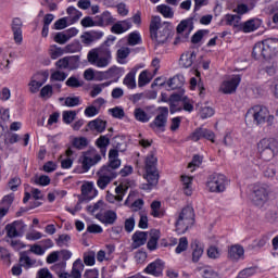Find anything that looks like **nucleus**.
<instances>
[{
	"label": "nucleus",
	"instance_id": "55",
	"mask_svg": "<svg viewBox=\"0 0 278 278\" xmlns=\"http://www.w3.org/2000/svg\"><path fill=\"white\" fill-rule=\"evenodd\" d=\"M52 273H55V275H62L66 270V262H59L51 266L50 268Z\"/></svg>",
	"mask_w": 278,
	"mask_h": 278
},
{
	"label": "nucleus",
	"instance_id": "33",
	"mask_svg": "<svg viewBox=\"0 0 278 278\" xmlns=\"http://www.w3.org/2000/svg\"><path fill=\"white\" fill-rule=\"evenodd\" d=\"M261 26L262 21L260 18H251L244 23V33L251 34V31L260 29Z\"/></svg>",
	"mask_w": 278,
	"mask_h": 278
},
{
	"label": "nucleus",
	"instance_id": "34",
	"mask_svg": "<svg viewBox=\"0 0 278 278\" xmlns=\"http://www.w3.org/2000/svg\"><path fill=\"white\" fill-rule=\"evenodd\" d=\"M81 273H84V262L81 261V258H77L73 263L71 271L72 278H81Z\"/></svg>",
	"mask_w": 278,
	"mask_h": 278
},
{
	"label": "nucleus",
	"instance_id": "32",
	"mask_svg": "<svg viewBox=\"0 0 278 278\" xmlns=\"http://www.w3.org/2000/svg\"><path fill=\"white\" fill-rule=\"evenodd\" d=\"M136 73L137 70L132 68L123 80L124 86H126L129 90H134L136 88Z\"/></svg>",
	"mask_w": 278,
	"mask_h": 278
},
{
	"label": "nucleus",
	"instance_id": "39",
	"mask_svg": "<svg viewBox=\"0 0 278 278\" xmlns=\"http://www.w3.org/2000/svg\"><path fill=\"white\" fill-rule=\"evenodd\" d=\"M112 86V80L102 83V84H98V85H93L92 89L90 91V97L92 99H94L96 97H99V94H101V92H103V88H108Z\"/></svg>",
	"mask_w": 278,
	"mask_h": 278
},
{
	"label": "nucleus",
	"instance_id": "5",
	"mask_svg": "<svg viewBox=\"0 0 278 278\" xmlns=\"http://www.w3.org/2000/svg\"><path fill=\"white\" fill-rule=\"evenodd\" d=\"M250 191V199L253 205L262 210V207L268 203V194H270V189H268L267 185L256 184L251 186Z\"/></svg>",
	"mask_w": 278,
	"mask_h": 278
},
{
	"label": "nucleus",
	"instance_id": "56",
	"mask_svg": "<svg viewBox=\"0 0 278 278\" xmlns=\"http://www.w3.org/2000/svg\"><path fill=\"white\" fill-rule=\"evenodd\" d=\"M202 256H203V247L199 245V243H195L192 252V262L194 263L199 262Z\"/></svg>",
	"mask_w": 278,
	"mask_h": 278
},
{
	"label": "nucleus",
	"instance_id": "46",
	"mask_svg": "<svg viewBox=\"0 0 278 278\" xmlns=\"http://www.w3.org/2000/svg\"><path fill=\"white\" fill-rule=\"evenodd\" d=\"M109 114H111L113 118H117L118 121H123L125 118V110L123 109V106H115L109 109Z\"/></svg>",
	"mask_w": 278,
	"mask_h": 278
},
{
	"label": "nucleus",
	"instance_id": "15",
	"mask_svg": "<svg viewBox=\"0 0 278 278\" xmlns=\"http://www.w3.org/2000/svg\"><path fill=\"white\" fill-rule=\"evenodd\" d=\"M203 138L210 142H215L216 135L211 129L199 127L189 136V140L192 142H199Z\"/></svg>",
	"mask_w": 278,
	"mask_h": 278
},
{
	"label": "nucleus",
	"instance_id": "63",
	"mask_svg": "<svg viewBox=\"0 0 278 278\" xmlns=\"http://www.w3.org/2000/svg\"><path fill=\"white\" fill-rule=\"evenodd\" d=\"M80 25H83L84 27H99V24L97 23V17L96 20H92V17L90 16H85L80 21Z\"/></svg>",
	"mask_w": 278,
	"mask_h": 278
},
{
	"label": "nucleus",
	"instance_id": "53",
	"mask_svg": "<svg viewBox=\"0 0 278 278\" xmlns=\"http://www.w3.org/2000/svg\"><path fill=\"white\" fill-rule=\"evenodd\" d=\"M81 49V43L78 40L68 43L65 47V53H77Z\"/></svg>",
	"mask_w": 278,
	"mask_h": 278
},
{
	"label": "nucleus",
	"instance_id": "41",
	"mask_svg": "<svg viewBox=\"0 0 278 278\" xmlns=\"http://www.w3.org/2000/svg\"><path fill=\"white\" fill-rule=\"evenodd\" d=\"M129 53H131V49H129L127 47L119 48L116 52V58H117L118 64H126L127 62L125 60H127V58H129Z\"/></svg>",
	"mask_w": 278,
	"mask_h": 278
},
{
	"label": "nucleus",
	"instance_id": "48",
	"mask_svg": "<svg viewBox=\"0 0 278 278\" xmlns=\"http://www.w3.org/2000/svg\"><path fill=\"white\" fill-rule=\"evenodd\" d=\"M79 68V55L67 56V71H77Z\"/></svg>",
	"mask_w": 278,
	"mask_h": 278
},
{
	"label": "nucleus",
	"instance_id": "16",
	"mask_svg": "<svg viewBox=\"0 0 278 278\" xmlns=\"http://www.w3.org/2000/svg\"><path fill=\"white\" fill-rule=\"evenodd\" d=\"M193 29L194 22L192 21V18L182 20L176 27L177 34L184 36L182 40H188Z\"/></svg>",
	"mask_w": 278,
	"mask_h": 278
},
{
	"label": "nucleus",
	"instance_id": "59",
	"mask_svg": "<svg viewBox=\"0 0 278 278\" xmlns=\"http://www.w3.org/2000/svg\"><path fill=\"white\" fill-rule=\"evenodd\" d=\"M65 84L68 88H81V86H84V81H80L75 76H71Z\"/></svg>",
	"mask_w": 278,
	"mask_h": 278
},
{
	"label": "nucleus",
	"instance_id": "3",
	"mask_svg": "<svg viewBox=\"0 0 278 278\" xmlns=\"http://www.w3.org/2000/svg\"><path fill=\"white\" fill-rule=\"evenodd\" d=\"M278 55V39L267 38L258 41L252 49V58L254 60H273Z\"/></svg>",
	"mask_w": 278,
	"mask_h": 278
},
{
	"label": "nucleus",
	"instance_id": "43",
	"mask_svg": "<svg viewBox=\"0 0 278 278\" xmlns=\"http://www.w3.org/2000/svg\"><path fill=\"white\" fill-rule=\"evenodd\" d=\"M157 240H160V230H154L147 243L149 251H155L157 249Z\"/></svg>",
	"mask_w": 278,
	"mask_h": 278
},
{
	"label": "nucleus",
	"instance_id": "50",
	"mask_svg": "<svg viewBox=\"0 0 278 278\" xmlns=\"http://www.w3.org/2000/svg\"><path fill=\"white\" fill-rule=\"evenodd\" d=\"M64 53H66L65 48L62 49L58 46H51V48H50V58L52 60H58V58H62V55H64Z\"/></svg>",
	"mask_w": 278,
	"mask_h": 278
},
{
	"label": "nucleus",
	"instance_id": "19",
	"mask_svg": "<svg viewBox=\"0 0 278 278\" xmlns=\"http://www.w3.org/2000/svg\"><path fill=\"white\" fill-rule=\"evenodd\" d=\"M115 41L116 36L110 35L106 40L98 49H96L100 58H108L112 60V50H110V47H112Z\"/></svg>",
	"mask_w": 278,
	"mask_h": 278
},
{
	"label": "nucleus",
	"instance_id": "8",
	"mask_svg": "<svg viewBox=\"0 0 278 278\" xmlns=\"http://www.w3.org/2000/svg\"><path fill=\"white\" fill-rule=\"evenodd\" d=\"M247 116L253 118L256 125H262L270 118V112L264 105H254L248 110Z\"/></svg>",
	"mask_w": 278,
	"mask_h": 278
},
{
	"label": "nucleus",
	"instance_id": "27",
	"mask_svg": "<svg viewBox=\"0 0 278 278\" xmlns=\"http://www.w3.org/2000/svg\"><path fill=\"white\" fill-rule=\"evenodd\" d=\"M194 60H197V52L188 51L181 54L179 64L182 68H190L194 64Z\"/></svg>",
	"mask_w": 278,
	"mask_h": 278
},
{
	"label": "nucleus",
	"instance_id": "47",
	"mask_svg": "<svg viewBox=\"0 0 278 278\" xmlns=\"http://www.w3.org/2000/svg\"><path fill=\"white\" fill-rule=\"evenodd\" d=\"M33 81H37V84H41V86H45L47 84V80L49 79V73L48 72H38L30 78Z\"/></svg>",
	"mask_w": 278,
	"mask_h": 278
},
{
	"label": "nucleus",
	"instance_id": "1",
	"mask_svg": "<svg viewBox=\"0 0 278 278\" xmlns=\"http://www.w3.org/2000/svg\"><path fill=\"white\" fill-rule=\"evenodd\" d=\"M173 36V24L162 23V17L153 16L150 22V38L156 47L166 45L168 38Z\"/></svg>",
	"mask_w": 278,
	"mask_h": 278
},
{
	"label": "nucleus",
	"instance_id": "44",
	"mask_svg": "<svg viewBox=\"0 0 278 278\" xmlns=\"http://www.w3.org/2000/svg\"><path fill=\"white\" fill-rule=\"evenodd\" d=\"M59 101H64L66 108H77V105H81V98L79 97L60 98Z\"/></svg>",
	"mask_w": 278,
	"mask_h": 278
},
{
	"label": "nucleus",
	"instance_id": "10",
	"mask_svg": "<svg viewBox=\"0 0 278 278\" xmlns=\"http://www.w3.org/2000/svg\"><path fill=\"white\" fill-rule=\"evenodd\" d=\"M8 238H23L27 231V225L22 219L14 220L5 226Z\"/></svg>",
	"mask_w": 278,
	"mask_h": 278
},
{
	"label": "nucleus",
	"instance_id": "40",
	"mask_svg": "<svg viewBox=\"0 0 278 278\" xmlns=\"http://www.w3.org/2000/svg\"><path fill=\"white\" fill-rule=\"evenodd\" d=\"M169 90H178L184 86V76L176 75L167 81Z\"/></svg>",
	"mask_w": 278,
	"mask_h": 278
},
{
	"label": "nucleus",
	"instance_id": "51",
	"mask_svg": "<svg viewBox=\"0 0 278 278\" xmlns=\"http://www.w3.org/2000/svg\"><path fill=\"white\" fill-rule=\"evenodd\" d=\"M105 207H108V204H105V202L103 200H99L97 203H94L93 205H89L87 207L88 212H91V214H94V212H103V210H105Z\"/></svg>",
	"mask_w": 278,
	"mask_h": 278
},
{
	"label": "nucleus",
	"instance_id": "60",
	"mask_svg": "<svg viewBox=\"0 0 278 278\" xmlns=\"http://www.w3.org/2000/svg\"><path fill=\"white\" fill-rule=\"evenodd\" d=\"M33 184H35V186H49V184H51V178H49L47 175H41L36 177L33 180Z\"/></svg>",
	"mask_w": 278,
	"mask_h": 278
},
{
	"label": "nucleus",
	"instance_id": "11",
	"mask_svg": "<svg viewBox=\"0 0 278 278\" xmlns=\"http://www.w3.org/2000/svg\"><path fill=\"white\" fill-rule=\"evenodd\" d=\"M241 81L242 77L240 75H233L222 83L219 92H223V94H233Z\"/></svg>",
	"mask_w": 278,
	"mask_h": 278
},
{
	"label": "nucleus",
	"instance_id": "62",
	"mask_svg": "<svg viewBox=\"0 0 278 278\" xmlns=\"http://www.w3.org/2000/svg\"><path fill=\"white\" fill-rule=\"evenodd\" d=\"M71 39L68 38V35L66 33H56L54 36V42H58V45H66Z\"/></svg>",
	"mask_w": 278,
	"mask_h": 278
},
{
	"label": "nucleus",
	"instance_id": "64",
	"mask_svg": "<svg viewBox=\"0 0 278 278\" xmlns=\"http://www.w3.org/2000/svg\"><path fill=\"white\" fill-rule=\"evenodd\" d=\"M71 242V237L68 235H60L56 239V245L58 247H68V243Z\"/></svg>",
	"mask_w": 278,
	"mask_h": 278
},
{
	"label": "nucleus",
	"instance_id": "31",
	"mask_svg": "<svg viewBox=\"0 0 278 278\" xmlns=\"http://www.w3.org/2000/svg\"><path fill=\"white\" fill-rule=\"evenodd\" d=\"M110 138H112V135H103L100 136L96 141V144L98 149H100L102 155H105L108 147H110Z\"/></svg>",
	"mask_w": 278,
	"mask_h": 278
},
{
	"label": "nucleus",
	"instance_id": "30",
	"mask_svg": "<svg viewBox=\"0 0 278 278\" xmlns=\"http://www.w3.org/2000/svg\"><path fill=\"white\" fill-rule=\"evenodd\" d=\"M36 264H37L36 258L29 257V255H27L26 252L21 253L20 266H22V268H25V270H29V268H34Z\"/></svg>",
	"mask_w": 278,
	"mask_h": 278
},
{
	"label": "nucleus",
	"instance_id": "38",
	"mask_svg": "<svg viewBox=\"0 0 278 278\" xmlns=\"http://www.w3.org/2000/svg\"><path fill=\"white\" fill-rule=\"evenodd\" d=\"M150 207H151V216H153V218L164 217V211L162 210V202L153 201Z\"/></svg>",
	"mask_w": 278,
	"mask_h": 278
},
{
	"label": "nucleus",
	"instance_id": "14",
	"mask_svg": "<svg viewBox=\"0 0 278 278\" xmlns=\"http://www.w3.org/2000/svg\"><path fill=\"white\" fill-rule=\"evenodd\" d=\"M154 106H146V108H136L134 110L135 121L138 123H149L155 116V112L153 111Z\"/></svg>",
	"mask_w": 278,
	"mask_h": 278
},
{
	"label": "nucleus",
	"instance_id": "6",
	"mask_svg": "<svg viewBox=\"0 0 278 278\" xmlns=\"http://www.w3.org/2000/svg\"><path fill=\"white\" fill-rule=\"evenodd\" d=\"M227 186H229V180L227 176L218 173H214L207 177L206 187L210 192L220 193L227 190Z\"/></svg>",
	"mask_w": 278,
	"mask_h": 278
},
{
	"label": "nucleus",
	"instance_id": "26",
	"mask_svg": "<svg viewBox=\"0 0 278 278\" xmlns=\"http://www.w3.org/2000/svg\"><path fill=\"white\" fill-rule=\"evenodd\" d=\"M147 238H149V235L146 231L137 230L132 235V249H140V247H144V244H147Z\"/></svg>",
	"mask_w": 278,
	"mask_h": 278
},
{
	"label": "nucleus",
	"instance_id": "52",
	"mask_svg": "<svg viewBox=\"0 0 278 278\" xmlns=\"http://www.w3.org/2000/svg\"><path fill=\"white\" fill-rule=\"evenodd\" d=\"M184 251H188V238L186 237H181L179 239L178 245L175 249V253H177V255L184 253Z\"/></svg>",
	"mask_w": 278,
	"mask_h": 278
},
{
	"label": "nucleus",
	"instance_id": "37",
	"mask_svg": "<svg viewBox=\"0 0 278 278\" xmlns=\"http://www.w3.org/2000/svg\"><path fill=\"white\" fill-rule=\"evenodd\" d=\"M156 12H159V14H162L164 18H173L175 16V11L168 4L157 5Z\"/></svg>",
	"mask_w": 278,
	"mask_h": 278
},
{
	"label": "nucleus",
	"instance_id": "36",
	"mask_svg": "<svg viewBox=\"0 0 278 278\" xmlns=\"http://www.w3.org/2000/svg\"><path fill=\"white\" fill-rule=\"evenodd\" d=\"M92 166H94V160H92V157L90 156H84L81 160V169L76 168L74 169L75 173H88V170H90V168H92Z\"/></svg>",
	"mask_w": 278,
	"mask_h": 278
},
{
	"label": "nucleus",
	"instance_id": "45",
	"mask_svg": "<svg viewBox=\"0 0 278 278\" xmlns=\"http://www.w3.org/2000/svg\"><path fill=\"white\" fill-rule=\"evenodd\" d=\"M129 47H136V45H142V37L139 31H132L128 35Z\"/></svg>",
	"mask_w": 278,
	"mask_h": 278
},
{
	"label": "nucleus",
	"instance_id": "7",
	"mask_svg": "<svg viewBox=\"0 0 278 278\" xmlns=\"http://www.w3.org/2000/svg\"><path fill=\"white\" fill-rule=\"evenodd\" d=\"M190 225H194V208L187 205L181 210L175 226L177 229H188Z\"/></svg>",
	"mask_w": 278,
	"mask_h": 278
},
{
	"label": "nucleus",
	"instance_id": "24",
	"mask_svg": "<svg viewBox=\"0 0 278 278\" xmlns=\"http://www.w3.org/2000/svg\"><path fill=\"white\" fill-rule=\"evenodd\" d=\"M131 27V18H126L124 21L114 22L113 26L111 27V33L121 36V34H125V31H129Z\"/></svg>",
	"mask_w": 278,
	"mask_h": 278
},
{
	"label": "nucleus",
	"instance_id": "54",
	"mask_svg": "<svg viewBox=\"0 0 278 278\" xmlns=\"http://www.w3.org/2000/svg\"><path fill=\"white\" fill-rule=\"evenodd\" d=\"M205 34H210V30H207V29H200V30H198L191 37L192 45H199V42H201V40H203V36H205Z\"/></svg>",
	"mask_w": 278,
	"mask_h": 278
},
{
	"label": "nucleus",
	"instance_id": "35",
	"mask_svg": "<svg viewBox=\"0 0 278 278\" xmlns=\"http://www.w3.org/2000/svg\"><path fill=\"white\" fill-rule=\"evenodd\" d=\"M151 79H153V75L151 72L144 70L139 74L138 77V86L139 88H144L148 84H151Z\"/></svg>",
	"mask_w": 278,
	"mask_h": 278
},
{
	"label": "nucleus",
	"instance_id": "18",
	"mask_svg": "<svg viewBox=\"0 0 278 278\" xmlns=\"http://www.w3.org/2000/svg\"><path fill=\"white\" fill-rule=\"evenodd\" d=\"M106 173H114L116 168H121V160L118 159V150L111 149L109 151V164L102 166Z\"/></svg>",
	"mask_w": 278,
	"mask_h": 278
},
{
	"label": "nucleus",
	"instance_id": "12",
	"mask_svg": "<svg viewBox=\"0 0 278 278\" xmlns=\"http://www.w3.org/2000/svg\"><path fill=\"white\" fill-rule=\"evenodd\" d=\"M98 179H97V186L100 188V190H105L116 177H118V174L116 172H105V168H100V170L97 173Z\"/></svg>",
	"mask_w": 278,
	"mask_h": 278
},
{
	"label": "nucleus",
	"instance_id": "58",
	"mask_svg": "<svg viewBox=\"0 0 278 278\" xmlns=\"http://www.w3.org/2000/svg\"><path fill=\"white\" fill-rule=\"evenodd\" d=\"M190 86L191 88H197L198 86V90L200 92V97H205V87L203 86V83L202 81H197V78L192 77L190 79Z\"/></svg>",
	"mask_w": 278,
	"mask_h": 278
},
{
	"label": "nucleus",
	"instance_id": "9",
	"mask_svg": "<svg viewBox=\"0 0 278 278\" xmlns=\"http://www.w3.org/2000/svg\"><path fill=\"white\" fill-rule=\"evenodd\" d=\"M157 115L150 123L151 129H160V131H166V123H168V106H159Z\"/></svg>",
	"mask_w": 278,
	"mask_h": 278
},
{
	"label": "nucleus",
	"instance_id": "49",
	"mask_svg": "<svg viewBox=\"0 0 278 278\" xmlns=\"http://www.w3.org/2000/svg\"><path fill=\"white\" fill-rule=\"evenodd\" d=\"M72 144L75 149L81 151V149H86V147H88V139L86 137H76L73 139Z\"/></svg>",
	"mask_w": 278,
	"mask_h": 278
},
{
	"label": "nucleus",
	"instance_id": "17",
	"mask_svg": "<svg viewBox=\"0 0 278 278\" xmlns=\"http://www.w3.org/2000/svg\"><path fill=\"white\" fill-rule=\"evenodd\" d=\"M81 197L79 198V202L84 201H92L99 191L94 188V182H86L81 185Z\"/></svg>",
	"mask_w": 278,
	"mask_h": 278
},
{
	"label": "nucleus",
	"instance_id": "25",
	"mask_svg": "<svg viewBox=\"0 0 278 278\" xmlns=\"http://www.w3.org/2000/svg\"><path fill=\"white\" fill-rule=\"evenodd\" d=\"M96 18L98 27H108V25H114V23H116V18L112 16L110 11H104L100 15H97Z\"/></svg>",
	"mask_w": 278,
	"mask_h": 278
},
{
	"label": "nucleus",
	"instance_id": "23",
	"mask_svg": "<svg viewBox=\"0 0 278 278\" xmlns=\"http://www.w3.org/2000/svg\"><path fill=\"white\" fill-rule=\"evenodd\" d=\"M12 31L14 41L16 45H22L23 42V21L21 18L15 17L12 21Z\"/></svg>",
	"mask_w": 278,
	"mask_h": 278
},
{
	"label": "nucleus",
	"instance_id": "29",
	"mask_svg": "<svg viewBox=\"0 0 278 278\" xmlns=\"http://www.w3.org/2000/svg\"><path fill=\"white\" fill-rule=\"evenodd\" d=\"M88 127L90 131H97L98 134H103L105 131V128L108 127V122L101 118H96L88 123Z\"/></svg>",
	"mask_w": 278,
	"mask_h": 278
},
{
	"label": "nucleus",
	"instance_id": "2",
	"mask_svg": "<svg viewBox=\"0 0 278 278\" xmlns=\"http://www.w3.org/2000/svg\"><path fill=\"white\" fill-rule=\"evenodd\" d=\"M144 175L143 179L148 184L142 185V190H153L157 184H160V170H157V151L152 150L146 157L144 161Z\"/></svg>",
	"mask_w": 278,
	"mask_h": 278
},
{
	"label": "nucleus",
	"instance_id": "13",
	"mask_svg": "<svg viewBox=\"0 0 278 278\" xmlns=\"http://www.w3.org/2000/svg\"><path fill=\"white\" fill-rule=\"evenodd\" d=\"M244 14H226L223 20L222 23H224L225 25H228L229 27H233V29H236V31H244V23H242V16Z\"/></svg>",
	"mask_w": 278,
	"mask_h": 278
},
{
	"label": "nucleus",
	"instance_id": "57",
	"mask_svg": "<svg viewBox=\"0 0 278 278\" xmlns=\"http://www.w3.org/2000/svg\"><path fill=\"white\" fill-rule=\"evenodd\" d=\"M75 116H77V112L75 111H64L63 112V123L65 125H71L75 121Z\"/></svg>",
	"mask_w": 278,
	"mask_h": 278
},
{
	"label": "nucleus",
	"instance_id": "28",
	"mask_svg": "<svg viewBox=\"0 0 278 278\" xmlns=\"http://www.w3.org/2000/svg\"><path fill=\"white\" fill-rule=\"evenodd\" d=\"M244 255V248L240 244H235L228 248V257L232 262H238V260Z\"/></svg>",
	"mask_w": 278,
	"mask_h": 278
},
{
	"label": "nucleus",
	"instance_id": "22",
	"mask_svg": "<svg viewBox=\"0 0 278 278\" xmlns=\"http://www.w3.org/2000/svg\"><path fill=\"white\" fill-rule=\"evenodd\" d=\"M96 218L102 223V225H114L116 220H118V215L116 214L115 211L108 210L105 212H100L96 215Z\"/></svg>",
	"mask_w": 278,
	"mask_h": 278
},
{
	"label": "nucleus",
	"instance_id": "4",
	"mask_svg": "<svg viewBox=\"0 0 278 278\" xmlns=\"http://www.w3.org/2000/svg\"><path fill=\"white\" fill-rule=\"evenodd\" d=\"M261 160L270 162L278 155V141L274 138H264L257 143Z\"/></svg>",
	"mask_w": 278,
	"mask_h": 278
},
{
	"label": "nucleus",
	"instance_id": "61",
	"mask_svg": "<svg viewBox=\"0 0 278 278\" xmlns=\"http://www.w3.org/2000/svg\"><path fill=\"white\" fill-rule=\"evenodd\" d=\"M214 115V109L212 106H202L200 110V117L205 121V118H212Z\"/></svg>",
	"mask_w": 278,
	"mask_h": 278
},
{
	"label": "nucleus",
	"instance_id": "21",
	"mask_svg": "<svg viewBox=\"0 0 278 278\" xmlns=\"http://www.w3.org/2000/svg\"><path fill=\"white\" fill-rule=\"evenodd\" d=\"M127 190H129L128 186L125 185H118L115 188V194L111 193L110 191L106 192V201L109 203H114L115 201H117L118 203H121V201H123V199L125 198V194H127Z\"/></svg>",
	"mask_w": 278,
	"mask_h": 278
},
{
	"label": "nucleus",
	"instance_id": "42",
	"mask_svg": "<svg viewBox=\"0 0 278 278\" xmlns=\"http://www.w3.org/2000/svg\"><path fill=\"white\" fill-rule=\"evenodd\" d=\"M182 189L187 197H192V177L181 176Z\"/></svg>",
	"mask_w": 278,
	"mask_h": 278
},
{
	"label": "nucleus",
	"instance_id": "20",
	"mask_svg": "<svg viewBox=\"0 0 278 278\" xmlns=\"http://www.w3.org/2000/svg\"><path fill=\"white\" fill-rule=\"evenodd\" d=\"M143 273H146V275H152L153 277H162V273H164V262L160 258L155 260L143 269Z\"/></svg>",
	"mask_w": 278,
	"mask_h": 278
}]
</instances>
